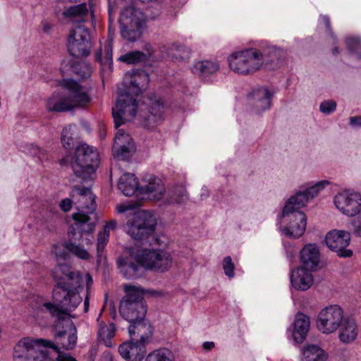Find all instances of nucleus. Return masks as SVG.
<instances>
[{
    "mask_svg": "<svg viewBox=\"0 0 361 361\" xmlns=\"http://www.w3.org/2000/svg\"><path fill=\"white\" fill-rule=\"evenodd\" d=\"M77 329L75 325L69 322V350L73 349L77 344Z\"/></svg>",
    "mask_w": 361,
    "mask_h": 361,
    "instance_id": "obj_48",
    "label": "nucleus"
},
{
    "mask_svg": "<svg viewBox=\"0 0 361 361\" xmlns=\"http://www.w3.org/2000/svg\"><path fill=\"white\" fill-rule=\"evenodd\" d=\"M118 187L126 196H131L137 192L143 199L149 200L161 199L164 190V185L159 178L149 176L142 179V184L139 186L135 175L130 173H126L121 176Z\"/></svg>",
    "mask_w": 361,
    "mask_h": 361,
    "instance_id": "obj_6",
    "label": "nucleus"
},
{
    "mask_svg": "<svg viewBox=\"0 0 361 361\" xmlns=\"http://www.w3.org/2000/svg\"><path fill=\"white\" fill-rule=\"evenodd\" d=\"M229 68L240 75L252 74L264 65L263 56L258 49L250 48L231 54L228 57Z\"/></svg>",
    "mask_w": 361,
    "mask_h": 361,
    "instance_id": "obj_9",
    "label": "nucleus"
},
{
    "mask_svg": "<svg viewBox=\"0 0 361 361\" xmlns=\"http://www.w3.org/2000/svg\"><path fill=\"white\" fill-rule=\"evenodd\" d=\"M145 361H175V356L170 349L159 348L147 354Z\"/></svg>",
    "mask_w": 361,
    "mask_h": 361,
    "instance_id": "obj_38",
    "label": "nucleus"
},
{
    "mask_svg": "<svg viewBox=\"0 0 361 361\" xmlns=\"http://www.w3.org/2000/svg\"><path fill=\"white\" fill-rule=\"evenodd\" d=\"M350 233L343 230L334 229L329 231L325 236L326 246L340 257H349L353 251L347 249L350 242Z\"/></svg>",
    "mask_w": 361,
    "mask_h": 361,
    "instance_id": "obj_17",
    "label": "nucleus"
},
{
    "mask_svg": "<svg viewBox=\"0 0 361 361\" xmlns=\"http://www.w3.org/2000/svg\"><path fill=\"white\" fill-rule=\"evenodd\" d=\"M145 49L147 51V54L140 51H133L121 56L119 60L128 64L145 62L147 59V55L150 56L152 54V47L149 44H147Z\"/></svg>",
    "mask_w": 361,
    "mask_h": 361,
    "instance_id": "obj_36",
    "label": "nucleus"
},
{
    "mask_svg": "<svg viewBox=\"0 0 361 361\" xmlns=\"http://www.w3.org/2000/svg\"><path fill=\"white\" fill-rule=\"evenodd\" d=\"M140 206V202L133 201L116 206L118 213L129 212L125 230L135 240H143L152 235L157 225V219L152 213L144 210H136Z\"/></svg>",
    "mask_w": 361,
    "mask_h": 361,
    "instance_id": "obj_4",
    "label": "nucleus"
},
{
    "mask_svg": "<svg viewBox=\"0 0 361 361\" xmlns=\"http://www.w3.org/2000/svg\"><path fill=\"white\" fill-rule=\"evenodd\" d=\"M222 266L225 275L227 276L229 279L233 278L235 276V265L233 263L230 256H227L224 258Z\"/></svg>",
    "mask_w": 361,
    "mask_h": 361,
    "instance_id": "obj_46",
    "label": "nucleus"
},
{
    "mask_svg": "<svg viewBox=\"0 0 361 361\" xmlns=\"http://www.w3.org/2000/svg\"><path fill=\"white\" fill-rule=\"evenodd\" d=\"M59 164L61 166H66V156H64L60 161Z\"/></svg>",
    "mask_w": 361,
    "mask_h": 361,
    "instance_id": "obj_63",
    "label": "nucleus"
},
{
    "mask_svg": "<svg viewBox=\"0 0 361 361\" xmlns=\"http://www.w3.org/2000/svg\"><path fill=\"white\" fill-rule=\"evenodd\" d=\"M60 71H61V73L62 75L64 76L65 73L66 72V61H63L61 63V66L60 68Z\"/></svg>",
    "mask_w": 361,
    "mask_h": 361,
    "instance_id": "obj_60",
    "label": "nucleus"
},
{
    "mask_svg": "<svg viewBox=\"0 0 361 361\" xmlns=\"http://www.w3.org/2000/svg\"><path fill=\"white\" fill-rule=\"evenodd\" d=\"M337 104L334 100H325L319 105V111L326 115H329L335 111Z\"/></svg>",
    "mask_w": 361,
    "mask_h": 361,
    "instance_id": "obj_47",
    "label": "nucleus"
},
{
    "mask_svg": "<svg viewBox=\"0 0 361 361\" xmlns=\"http://www.w3.org/2000/svg\"><path fill=\"white\" fill-rule=\"evenodd\" d=\"M219 68L217 63L211 61H200L194 63L192 71L194 74L207 76L214 73Z\"/></svg>",
    "mask_w": 361,
    "mask_h": 361,
    "instance_id": "obj_37",
    "label": "nucleus"
},
{
    "mask_svg": "<svg viewBox=\"0 0 361 361\" xmlns=\"http://www.w3.org/2000/svg\"><path fill=\"white\" fill-rule=\"evenodd\" d=\"M310 271L302 267L293 270L290 275L291 286L298 290H308L313 284V276Z\"/></svg>",
    "mask_w": 361,
    "mask_h": 361,
    "instance_id": "obj_26",
    "label": "nucleus"
},
{
    "mask_svg": "<svg viewBox=\"0 0 361 361\" xmlns=\"http://www.w3.org/2000/svg\"><path fill=\"white\" fill-rule=\"evenodd\" d=\"M310 319L302 313L296 314L294 323L292 336L295 343H302L306 338L310 329Z\"/></svg>",
    "mask_w": 361,
    "mask_h": 361,
    "instance_id": "obj_30",
    "label": "nucleus"
},
{
    "mask_svg": "<svg viewBox=\"0 0 361 361\" xmlns=\"http://www.w3.org/2000/svg\"><path fill=\"white\" fill-rule=\"evenodd\" d=\"M106 61L112 62V44L109 42L104 47Z\"/></svg>",
    "mask_w": 361,
    "mask_h": 361,
    "instance_id": "obj_52",
    "label": "nucleus"
},
{
    "mask_svg": "<svg viewBox=\"0 0 361 361\" xmlns=\"http://www.w3.org/2000/svg\"><path fill=\"white\" fill-rule=\"evenodd\" d=\"M347 48L350 54L355 55L356 57L361 59V40L357 37H348L345 38Z\"/></svg>",
    "mask_w": 361,
    "mask_h": 361,
    "instance_id": "obj_43",
    "label": "nucleus"
},
{
    "mask_svg": "<svg viewBox=\"0 0 361 361\" xmlns=\"http://www.w3.org/2000/svg\"><path fill=\"white\" fill-rule=\"evenodd\" d=\"M87 278V289L90 288V286L92 285V279L89 274H86Z\"/></svg>",
    "mask_w": 361,
    "mask_h": 361,
    "instance_id": "obj_62",
    "label": "nucleus"
},
{
    "mask_svg": "<svg viewBox=\"0 0 361 361\" xmlns=\"http://www.w3.org/2000/svg\"><path fill=\"white\" fill-rule=\"evenodd\" d=\"M61 90L55 91L46 102V109L49 112L68 111V78H63L59 82Z\"/></svg>",
    "mask_w": 361,
    "mask_h": 361,
    "instance_id": "obj_21",
    "label": "nucleus"
},
{
    "mask_svg": "<svg viewBox=\"0 0 361 361\" xmlns=\"http://www.w3.org/2000/svg\"><path fill=\"white\" fill-rule=\"evenodd\" d=\"M149 81L147 72L133 70L127 72L123 78L124 93L120 94L116 105L112 108V116L116 128L132 121L136 114L137 103L134 98L146 90Z\"/></svg>",
    "mask_w": 361,
    "mask_h": 361,
    "instance_id": "obj_2",
    "label": "nucleus"
},
{
    "mask_svg": "<svg viewBox=\"0 0 361 361\" xmlns=\"http://www.w3.org/2000/svg\"><path fill=\"white\" fill-rule=\"evenodd\" d=\"M329 184L330 182L329 180H322L308 187L303 191L307 197H308L309 201H310L316 197Z\"/></svg>",
    "mask_w": 361,
    "mask_h": 361,
    "instance_id": "obj_41",
    "label": "nucleus"
},
{
    "mask_svg": "<svg viewBox=\"0 0 361 361\" xmlns=\"http://www.w3.org/2000/svg\"><path fill=\"white\" fill-rule=\"evenodd\" d=\"M308 202V197L304 191H299L287 200L283 210L285 211L286 214L287 212H301L300 209L305 207Z\"/></svg>",
    "mask_w": 361,
    "mask_h": 361,
    "instance_id": "obj_31",
    "label": "nucleus"
},
{
    "mask_svg": "<svg viewBox=\"0 0 361 361\" xmlns=\"http://www.w3.org/2000/svg\"><path fill=\"white\" fill-rule=\"evenodd\" d=\"M154 200L161 201L163 205H182L188 202V195L185 186L178 185L170 188L167 192L164 190L161 198Z\"/></svg>",
    "mask_w": 361,
    "mask_h": 361,
    "instance_id": "obj_25",
    "label": "nucleus"
},
{
    "mask_svg": "<svg viewBox=\"0 0 361 361\" xmlns=\"http://www.w3.org/2000/svg\"><path fill=\"white\" fill-rule=\"evenodd\" d=\"M88 87L73 78H69V112L75 109H85L91 102Z\"/></svg>",
    "mask_w": 361,
    "mask_h": 361,
    "instance_id": "obj_18",
    "label": "nucleus"
},
{
    "mask_svg": "<svg viewBox=\"0 0 361 361\" xmlns=\"http://www.w3.org/2000/svg\"><path fill=\"white\" fill-rule=\"evenodd\" d=\"M69 71L74 73L79 79H84L90 76L92 67L86 61L79 60L78 62L71 64Z\"/></svg>",
    "mask_w": 361,
    "mask_h": 361,
    "instance_id": "obj_40",
    "label": "nucleus"
},
{
    "mask_svg": "<svg viewBox=\"0 0 361 361\" xmlns=\"http://www.w3.org/2000/svg\"><path fill=\"white\" fill-rule=\"evenodd\" d=\"M282 224L284 226L281 227V232L288 238H298L301 237L306 229L307 218L303 212H291L282 211Z\"/></svg>",
    "mask_w": 361,
    "mask_h": 361,
    "instance_id": "obj_15",
    "label": "nucleus"
},
{
    "mask_svg": "<svg viewBox=\"0 0 361 361\" xmlns=\"http://www.w3.org/2000/svg\"><path fill=\"white\" fill-rule=\"evenodd\" d=\"M36 150H37V152H35V154L38 156L39 159L41 161H43V160L45 159V156L47 154V150L44 149L40 148L39 147H37L36 148Z\"/></svg>",
    "mask_w": 361,
    "mask_h": 361,
    "instance_id": "obj_53",
    "label": "nucleus"
},
{
    "mask_svg": "<svg viewBox=\"0 0 361 361\" xmlns=\"http://www.w3.org/2000/svg\"><path fill=\"white\" fill-rule=\"evenodd\" d=\"M61 140L62 145L63 146L64 148L66 149V145H68V141L66 140V128H63L62 130Z\"/></svg>",
    "mask_w": 361,
    "mask_h": 361,
    "instance_id": "obj_56",
    "label": "nucleus"
},
{
    "mask_svg": "<svg viewBox=\"0 0 361 361\" xmlns=\"http://www.w3.org/2000/svg\"><path fill=\"white\" fill-rule=\"evenodd\" d=\"M69 253L82 260H87L90 257V253L82 245L73 243L69 239Z\"/></svg>",
    "mask_w": 361,
    "mask_h": 361,
    "instance_id": "obj_44",
    "label": "nucleus"
},
{
    "mask_svg": "<svg viewBox=\"0 0 361 361\" xmlns=\"http://www.w3.org/2000/svg\"><path fill=\"white\" fill-rule=\"evenodd\" d=\"M349 124L353 128H360L361 127V116L350 117Z\"/></svg>",
    "mask_w": 361,
    "mask_h": 361,
    "instance_id": "obj_51",
    "label": "nucleus"
},
{
    "mask_svg": "<svg viewBox=\"0 0 361 361\" xmlns=\"http://www.w3.org/2000/svg\"><path fill=\"white\" fill-rule=\"evenodd\" d=\"M113 152L117 160L127 161L131 158L135 152L134 142L124 130L119 129L114 138Z\"/></svg>",
    "mask_w": 361,
    "mask_h": 361,
    "instance_id": "obj_19",
    "label": "nucleus"
},
{
    "mask_svg": "<svg viewBox=\"0 0 361 361\" xmlns=\"http://www.w3.org/2000/svg\"><path fill=\"white\" fill-rule=\"evenodd\" d=\"M273 94L265 87L254 89L248 95V104L256 114L269 110L271 106Z\"/></svg>",
    "mask_w": 361,
    "mask_h": 361,
    "instance_id": "obj_20",
    "label": "nucleus"
},
{
    "mask_svg": "<svg viewBox=\"0 0 361 361\" xmlns=\"http://www.w3.org/2000/svg\"><path fill=\"white\" fill-rule=\"evenodd\" d=\"M162 51H164L172 59L178 61L188 59L190 54L189 48L178 43H172L164 46Z\"/></svg>",
    "mask_w": 361,
    "mask_h": 361,
    "instance_id": "obj_32",
    "label": "nucleus"
},
{
    "mask_svg": "<svg viewBox=\"0 0 361 361\" xmlns=\"http://www.w3.org/2000/svg\"><path fill=\"white\" fill-rule=\"evenodd\" d=\"M89 310V298H88V295H86L85 298V301H84V312H87Z\"/></svg>",
    "mask_w": 361,
    "mask_h": 361,
    "instance_id": "obj_59",
    "label": "nucleus"
},
{
    "mask_svg": "<svg viewBox=\"0 0 361 361\" xmlns=\"http://www.w3.org/2000/svg\"><path fill=\"white\" fill-rule=\"evenodd\" d=\"M43 306L52 317H56L54 324V341L23 338L13 347V361H45L48 356L47 348L53 349L58 354L59 361L68 360V348L66 346L68 308L59 307L51 302H44Z\"/></svg>",
    "mask_w": 361,
    "mask_h": 361,
    "instance_id": "obj_1",
    "label": "nucleus"
},
{
    "mask_svg": "<svg viewBox=\"0 0 361 361\" xmlns=\"http://www.w3.org/2000/svg\"><path fill=\"white\" fill-rule=\"evenodd\" d=\"M92 48L88 30L83 25H77L69 35V54L75 58H86Z\"/></svg>",
    "mask_w": 361,
    "mask_h": 361,
    "instance_id": "obj_13",
    "label": "nucleus"
},
{
    "mask_svg": "<svg viewBox=\"0 0 361 361\" xmlns=\"http://www.w3.org/2000/svg\"><path fill=\"white\" fill-rule=\"evenodd\" d=\"M301 361H326L327 353L317 345H308L302 348Z\"/></svg>",
    "mask_w": 361,
    "mask_h": 361,
    "instance_id": "obj_33",
    "label": "nucleus"
},
{
    "mask_svg": "<svg viewBox=\"0 0 361 361\" xmlns=\"http://www.w3.org/2000/svg\"><path fill=\"white\" fill-rule=\"evenodd\" d=\"M338 329L339 340L345 344L353 342L358 334V327L355 320L348 316L345 317Z\"/></svg>",
    "mask_w": 361,
    "mask_h": 361,
    "instance_id": "obj_29",
    "label": "nucleus"
},
{
    "mask_svg": "<svg viewBox=\"0 0 361 361\" xmlns=\"http://www.w3.org/2000/svg\"><path fill=\"white\" fill-rule=\"evenodd\" d=\"M93 178L73 179L77 183L73 186L71 198H69V210L72 204L77 205L78 212L72 215L74 221L73 226V235L80 238L82 233H91L94 231L95 224L90 221V214L96 210V196L92 192Z\"/></svg>",
    "mask_w": 361,
    "mask_h": 361,
    "instance_id": "obj_3",
    "label": "nucleus"
},
{
    "mask_svg": "<svg viewBox=\"0 0 361 361\" xmlns=\"http://www.w3.org/2000/svg\"><path fill=\"white\" fill-rule=\"evenodd\" d=\"M109 13V35H111V33H114L115 31V27H113V23L115 19V15L113 13V9L111 6H109L108 9Z\"/></svg>",
    "mask_w": 361,
    "mask_h": 361,
    "instance_id": "obj_50",
    "label": "nucleus"
},
{
    "mask_svg": "<svg viewBox=\"0 0 361 361\" xmlns=\"http://www.w3.org/2000/svg\"><path fill=\"white\" fill-rule=\"evenodd\" d=\"M98 157L97 150L87 144L76 146L71 161L75 177L85 180L93 178L99 161Z\"/></svg>",
    "mask_w": 361,
    "mask_h": 361,
    "instance_id": "obj_8",
    "label": "nucleus"
},
{
    "mask_svg": "<svg viewBox=\"0 0 361 361\" xmlns=\"http://www.w3.org/2000/svg\"><path fill=\"white\" fill-rule=\"evenodd\" d=\"M345 317L343 310L340 306L337 305L327 306L318 314L317 327L322 334H331L338 329Z\"/></svg>",
    "mask_w": 361,
    "mask_h": 361,
    "instance_id": "obj_14",
    "label": "nucleus"
},
{
    "mask_svg": "<svg viewBox=\"0 0 361 361\" xmlns=\"http://www.w3.org/2000/svg\"><path fill=\"white\" fill-rule=\"evenodd\" d=\"M118 267L123 276L127 279H137L142 274V265L135 259L121 257L118 260Z\"/></svg>",
    "mask_w": 361,
    "mask_h": 361,
    "instance_id": "obj_27",
    "label": "nucleus"
},
{
    "mask_svg": "<svg viewBox=\"0 0 361 361\" xmlns=\"http://www.w3.org/2000/svg\"><path fill=\"white\" fill-rule=\"evenodd\" d=\"M118 352L126 361H142L147 353L146 344L131 338L120 345Z\"/></svg>",
    "mask_w": 361,
    "mask_h": 361,
    "instance_id": "obj_22",
    "label": "nucleus"
},
{
    "mask_svg": "<svg viewBox=\"0 0 361 361\" xmlns=\"http://www.w3.org/2000/svg\"><path fill=\"white\" fill-rule=\"evenodd\" d=\"M54 16L59 21L63 23L68 21V5L66 0H59L56 2Z\"/></svg>",
    "mask_w": 361,
    "mask_h": 361,
    "instance_id": "obj_42",
    "label": "nucleus"
},
{
    "mask_svg": "<svg viewBox=\"0 0 361 361\" xmlns=\"http://www.w3.org/2000/svg\"><path fill=\"white\" fill-rule=\"evenodd\" d=\"M109 231H100L98 234L97 238V256L98 257H102V253L109 242Z\"/></svg>",
    "mask_w": 361,
    "mask_h": 361,
    "instance_id": "obj_45",
    "label": "nucleus"
},
{
    "mask_svg": "<svg viewBox=\"0 0 361 361\" xmlns=\"http://www.w3.org/2000/svg\"><path fill=\"white\" fill-rule=\"evenodd\" d=\"M102 54V49L97 51V52L96 54V60L97 61H99L100 63H103Z\"/></svg>",
    "mask_w": 361,
    "mask_h": 361,
    "instance_id": "obj_61",
    "label": "nucleus"
},
{
    "mask_svg": "<svg viewBox=\"0 0 361 361\" xmlns=\"http://www.w3.org/2000/svg\"><path fill=\"white\" fill-rule=\"evenodd\" d=\"M143 106L147 112H143L144 109L140 107V116L144 120L145 127L152 128L163 119L164 104L157 95L151 94L146 97Z\"/></svg>",
    "mask_w": 361,
    "mask_h": 361,
    "instance_id": "obj_16",
    "label": "nucleus"
},
{
    "mask_svg": "<svg viewBox=\"0 0 361 361\" xmlns=\"http://www.w3.org/2000/svg\"><path fill=\"white\" fill-rule=\"evenodd\" d=\"M321 18L323 20V22L326 26V28L327 29V30L329 32V34L331 38L332 39L334 42H336L338 39H337L336 36L334 35V33L332 31L329 17L328 16H322Z\"/></svg>",
    "mask_w": 361,
    "mask_h": 361,
    "instance_id": "obj_49",
    "label": "nucleus"
},
{
    "mask_svg": "<svg viewBox=\"0 0 361 361\" xmlns=\"http://www.w3.org/2000/svg\"><path fill=\"white\" fill-rule=\"evenodd\" d=\"M339 53V50H338V47H336L333 49L332 50V54L334 55V56H336L338 55Z\"/></svg>",
    "mask_w": 361,
    "mask_h": 361,
    "instance_id": "obj_64",
    "label": "nucleus"
},
{
    "mask_svg": "<svg viewBox=\"0 0 361 361\" xmlns=\"http://www.w3.org/2000/svg\"><path fill=\"white\" fill-rule=\"evenodd\" d=\"M101 313L97 318L98 322V336L104 341L107 347L111 346V338L115 334V325L114 323L106 325L104 322L99 321Z\"/></svg>",
    "mask_w": 361,
    "mask_h": 361,
    "instance_id": "obj_35",
    "label": "nucleus"
},
{
    "mask_svg": "<svg viewBox=\"0 0 361 361\" xmlns=\"http://www.w3.org/2000/svg\"><path fill=\"white\" fill-rule=\"evenodd\" d=\"M42 25L43 32L47 34H49L51 30V25L47 21L43 20L42 22Z\"/></svg>",
    "mask_w": 361,
    "mask_h": 361,
    "instance_id": "obj_55",
    "label": "nucleus"
},
{
    "mask_svg": "<svg viewBox=\"0 0 361 361\" xmlns=\"http://www.w3.org/2000/svg\"><path fill=\"white\" fill-rule=\"evenodd\" d=\"M302 267L313 271L318 266L320 255L316 244L305 245L300 252Z\"/></svg>",
    "mask_w": 361,
    "mask_h": 361,
    "instance_id": "obj_28",
    "label": "nucleus"
},
{
    "mask_svg": "<svg viewBox=\"0 0 361 361\" xmlns=\"http://www.w3.org/2000/svg\"><path fill=\"white\" fill-rule=\"evenodd\" d=\"M119 23L122 37L130 42H135L142 35L145 24L144 14L133 6H128L122 11Z\"/></svg>",
    "mask_w": 361,
    "mask_h": 361,
    "instance_id": "obj_10",
    "label": "nucleus"
},
{
    "mask_svg": "<svg viewBox=\"0 0 361 361\" xmlns=\"http://www.w3.org/2000/svg\"><path fill=\"white\" fill-rule=\"evenodd\" d=\"M116 221L115 220H111L109 222H107L104 227V231H110L111 229H114L116 227Z\"/></svg>",
    "mask_w": 361,
    "mask_h": 361,
    "instance_id": "obj_54",
    "label": "nucleus"
},
{
    "mask_svg": "<svg viewBox=\"0 0 361 361\" xmlns=\"http://www.w3.org/2000/svg\"><path fill=\"white\" fill-rule=\"evenodd\" d=\"M123 290L126 295L120 304V314L128 322L144 319L147 313V305L143 295L149 293L151 295H159L160 293L154 290H145L134 285H125Z\"/></svg>",
    "mask_w": 361,
    "mask_h": 361,
    "instance_id": "obj_7",
    "label": "nucleus"
},
{
    "mask_svg": "<svg viewBox=\"0 0 361 361\" xmlns=\"http://www.w3.org/2000/svg\"><path fill=\"white\" fill-rule=\"evenodd\" d=\"M334 204L343 214L355 216L361 212V193L353 188L341 189L334 197Z\"/></svg>",
    "mask_w": 361,
    "mask_h": 361,
    "instance_id": "obj_12",
    "label": "nucleus"
},
{
    "mask_svg": "<svg viewBox=\"0 0 361 361\" xmlns=\"http://www.w3.org/2000/svg\"><path fill=\"white\" fill-rule=\"evenodd\" d=\"M59 206H60L61 209L63 212H68V198H64L63 200H62Z\"/></svg>",
    "mask_w": 361,
    "mask_h": 361,
    "instance_id": "obj_57",
    "label": "nucleus"
},
{
    "mask_svg": "<svg viewBox=\"0 0 361 361\" xmlns=\"http://www.w3.org/2000/svg\"><path fill=\"white\" fill-rule=\"evenodd\" d=\"M128 322V333L130 337L137 336L139 338H135V341L146 345L149 343L153 335V329L149 321L144 318Z\"/></svg>",
    "mask_w": 361,
    "mask_h": 361,
    "instance_id": "obj_23",
    "label": "nucleus"
},
{
    "mask_svg": "<svg viewBox=\"0 0 361 361\" xmlns=\"http://www.w3.org/2000/svg\"><path fill=\"white\" fill-rule=\"evenodd\" d=\"M89 9L85 3L69 6V23H81L89 18Z\"/></svg>",
    "mask_w": 361,
    "mask_h": 361,
    "instance_id": "obj_34",
    "label": "nucleus"
},
{
    "mask_svg": "<svg viewBox=\"0 0 361 361\" xmlns=\"http://www.w3.org/2000/svg\"><path fill=\"white\" fill-rule=\"evenodd\" d=\"M203 348L207 350H211L214 348V343L212 341H206L202 345Z\"/></svg>",
    "mask_w": 361,
    "mask_h": 361,
    "instance_id": "obj_58",
    "label": "nucleus"
},
{
    "mask_svg": "<svg viewBox=\"0 0 361 361\" xmlns=\"http://www.w3.org/2000/svg\"><path fill=\"white\" fill-rule=\"evenodd\" d=\"M264 59V64L274 63L283 57L284 51L282 49L272 45H267L260 50Z\"/></svg>",
    "mask_w": 361,
    "mask_h": 361,
    "instance_id": "obj_39",
    "label": "nucleus"
},
{
    "mask_svg": "<svg viewBox=\"0 0 361 361\" xmlns=\"http://www.w3.org/2000/svg\"><path fill=\"white\" fill-rule=\"evenodd\" d=\"M137 260L146 269L164 272L171 267L173 258L165 250L145 248L137 254Z\"/></svg>",
    "mask_w": 361,
    "mask_h": 361,
    "instance_id": "obj_11",
    "label": "nucleus"
},
{
    "mask_svg": "<svg viewBox=\"0 0 361 361\" xmlns=\"http://www.w3.org/2000/svg\"><path fill=\"white\" fill-rule=\"evenodd\" d=\"M83 278L78 271H69V312L82 302L80 291L83 289Z\"/></svg>",
    "mask_w": 361,
    "mask_h": 361,
    "instance_id": "obj_24",
    "label": "nucleus"
},
{
    "mask_svg": "<svg viewBox=\"0 0 361 361\" xmlns=\"http://www.w3.org/2000/svg\"><path fill=\"white\" fill-rule=\"evenodd\" d=\"M51 254L56 262L53 277L56 284L53 289L54 305L68 308V240H62L54 244Z\"/></svg>",
    "mask_w": 361,
    "mask_h": 361,
    "instance_id": "obj_5",
    "label": "nucleus"
}]
</instances>
